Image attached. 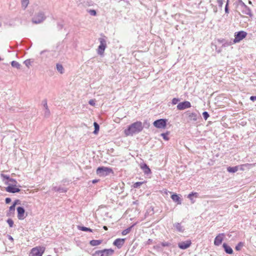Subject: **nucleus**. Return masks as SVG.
<instances>
[{
	"label": "nucleus",
	"mask_w": 256,
	"mask_h": 256,
	"mask_svg": "<svg viewBox=\"0 0 256 256\" xmlns=\"http://www.w3.org/2000/svg\"><path fill=\"white\" fill-rule=\"evenodd\" d=\"M19 202V200H16L13 204L12 206H11L9 208V212L12 213H14L15 210V206L17 204V202Z\"/></svg>",
	"instance_id": "nucleus-27"
},
{
	"label": "nucleus",
	"mask_w": 256,
	"mask_h": 256,
	"mask_svg": "<svg viewBox=\"0 0 256 256\" xmlns=\"http://www.w3.org/2000/svg\"><path fill=\"white\" fill-rule=\"evenodd\" d=\"M57 70L61 74L64 72V68L61 64H57L56 66Z\"/></svg>",
	"instance_id": "nucleus-25"
},
{
	"label": "nucleus",
	"mask_w": 256,
	"mask_h": 256,
	"mask_svg": "<svg viewBox=\"0 0 256 256\" xmlns=\"http://www.w3.org/2000/svg\"><path fill=\"white\" fill-rule=\"evenodd\" d=\"M0 176L2 178V180L3 182H8L10 181L11 178L10 177L6 174H0Z\"/></svg>",
	"instance_id": "nucleus-26"
},
{
	"label": "nucleus",
	"mask_w": 256,
	"mask_h": 256,
	"mask_svg": "<svg viewBox=\"0 0 256 256\" xmlns=\"http://www.w3.org/2000/svg\"><path fill=\"white\" fill-rule=\"evenodd\" d=\"M246 32L244 31H240L236 33L234 35L235 38L234 40V42L236 43L240 42L246 36Z\"/></svg>",
	"instance_id": "nucleus-9"
},
{
	"label": "nucleus",
	"mask_w": 256,
	"mask_h": 256,
	"mask_svg": "<svg viewBox=\"0 0 256 256\" xmlns=\"http://www.w3.org/2000/svg\"><path fill=\"white\" fill-rule=\"evenodd\" d=\"M88 104H90L91 106H94L95 104L94 101L92 100H90L88 102Z\"/></svg>",
	"instance_id": "nucleus-49"
},
{
	"label": "nucleus",
	"mask_w": 256,
	"mask_h": 256,
	"mask_svg": "<svg viewBox=\"0 0 256 256\" xmlns=\"http://www.w3.org/2000/svg\"><path fill=\"white\" fill-rule=\"evenodd\" d=\"M152 241V240H150V239H149V240H148V243H150V242H151Z\"/></svg>",
	"instance_id": "nucleus-55"
},
{
	"label": "nucleus",
	"mask_w": 256,
	"mask_h": 256,
	"mask_svg": "<svg viewBox=\"0 0 256 256\" xmlns=\"http://www.w3.org/2000/svg\"><path fill=\"white\" fill-rule=\"evenodd\" d=\"M17 212L18 218L20 220H24L26 217L24 208L22 206H18L17 208Z\"/></svg>",
	"instance_id": "nucleus-11"
},
{
	"label": "nucleus",
	"mask_w": 256,
	"mask_h": 256,
	"mask_svg": "<svg viewBox=\"0 0 256 256\" xmlns=\"http://www.w3.org/2000/svg\"><path fill=\"white\" fill-rule=\"evenodd\" d=\"M190 107L191 104L188 101H184L183 102H180L179 104H178L176 106L177 109L180 110H184L186 108H190Z\"/></svg>",
	"instance_id": "nucleus-10"
},
{
	"label": "nucleus",
	"mask_w": 256,
	"mask_h": 256,
	"mask_svg": "<svg viewBox=\"0 0 256 256\" xmlns=\"http://www.w3.org/2000/svg\"><path fill=\"white\" fill-rule=\"evenodd\" d=\"M190 196H195L196 198H197L198 196V194L197 192H192L188 195V198H190Z\"/></svg>",
	"instance_id": "nucleus-41"
},
{
	"label": "nucleus",
	"mask_w": 256,
	"mask_h": 256,
	"mask_svg": "<svg viewBox=\"0 0 256 256\" xmlns=\"http://www.w3.org/2000/svg\"><path fill=\"white\" fill-rule=\"evenodd\" d=\"M124 242V238H117L114 241L113 244L115 246H117L118 248H120L122 246Z\"/></svg>",
	"instance_id": "nucleus-16"
},
{
	"label": "nucleus",
	"mask_w": 256,
	"mask_h": 256,
	"mask_svg": "<svg viewBox=\"0 0 256 256\" xmlns=\"http://www.w3.org/2000/svg\"><path fill=\"white\" fill-rule=\"evenodd\" d=\"M222 247L224 248V250L226 253L228 254H232L233 253L232 249L226 244H223Z\"/></svg>",
	"instance_id": "nucleus-19"
},
{
	"label": "nucleus",
	"mask_w": 256,
	"mask_h": 256,
	"mask_svg": "<svg viewBox=\"0 0 256 256\" xmlns=\"http://www.w3.org/2000/svg\"><path fill=\"white\" fill-rule=\"evenodd\" d=\"M42 104H43L45 108H48V106L47 104V101L46 100H42Z\"/></svg>",
	"instance_id": "nucleus-46"
},
{
	"label": "nucleus",
	"mask_w": 256,
	"mask_h": 256,
	"mask_svg": "<svg viewBox=\"0 0 256 256\" xmlns=\"http://www.w3.org/2000/svg\"><path fill=\"white\" fill-rule=\"evenodd\" d=\"M102 242V240H92L90 241V244L92 246H96L100 245Z\"/></svg>",
	"instance_id": "nucleus-23"
},
{
	"label": "nucleus",
	"mask_w": 256,
	"mask_h": 256,
	"mask_svg": "<svg viewBox=\"0 0 256 256\" xmlns=\"http://www.w3.org/2000/svg\"><path fill=\"white\" fill-rule=\"evenodd\" d=\"M172 199L174 202H178V204H181V199L176 194H173L171 196Z\"/></svg>",
	"instance_id": "nucleus-21"
},
{
	"label": "nucleus",
	"mask_w": 256,
	"mask_h": 256,
	"mask_svg": "<svg viewBox=\"0 0 256 256\" xmlns=\"http://www.w3.org/2000/svg\"><path fill=\"white\" fill-rule=\"evenodd\" d=\"M169 132H167L166 133H162L161 134V136L162 137V138L166 140H169V138L168 137V134Z\"/></svg>",
	"instance_id": "nucleus-33"
},
{
	"label": "nucleus",
	"mask_w": 256,
	"mask_h": 256,
	"mask_svg": "<svg viewBox=\"0 0 256 256\" xmlns=\"http://www.w3.org/2000/svg\"><path fill=\"white\" fill-rule=\"evenodd\" d=\"M1 60V58H0V60Z\"/></svg>",
	"instance_id": "nucleus-58"
},
{
	"label": "nucleus",
	"mask_w": 256,
	"mask_h": 256,
	"mask_svg": "<svg viewBox=\"0 0 256 256\" xmlns=\"http://www.w3.org/2000/svg\"><path fill=\"white\" fill-rule=\"evenodd\" d=\"M8 239L11 241H14V238L10 236H8Z\"/></svg>",
	"instance_id": "nucleus-51"
},
{
	"label": "nucleus",
	"mask_w": 256,
	"mask_h": 256,
	"mask_svg": "<svg viewBox=\"0 0 256 256\" xmlns=\"http://www.w3.org/2000/svg\"><path fill=\"white\" fill-rule=\"evenodd\" d=\"M180 101V99L178 98H174L172 100V104H176L178 103V102Z\"/></svg>",
	"instance_id": "nucleus-43"
},
{
	"label": "nucleus",
	"mask_w": 256,
	"mask_h": 256,
	"mask_svg": "<svg viewBox=\"0 0 256 256\" xmlns=\"http://www.w3.org/2000/svg\"><path fill=\"white\" fill-rule=\"evenodd\" d=\"M98 181V180H92V183H94V184H96V183Z\"/></svg>",
	"instance_id": "nucleus-52"
},
{
	"label": "nucleus",
	"mask_w": 256,
	"mask_h": 256,
	"mask_svg": "<svg viewBox=\"0 0 256 256\" xmlns=\"http://www.w3.org/2000/svg\"><path fill=\"white\" fill-rule=\"evenodd\" d=\"M140 168L143 170L145 174H149L151 173V170L149 167L146 164H142L140 165Z\"/></svg>",
	"instance_id": "nucleus-18"
},
{
	"label": "nucleus",
	"mask_w": 256,
	"mask_h": 256,
	"mask_svg": "<svg viewBox=\"0 0 256 256\" xmlns=\"http://www.w3.org/2000/svg\"><path fill=\"white\" fill-rule=\"evenodd\" d=\"M6 222H7L8 224L10 227L12 228L13 226L14 222L12 219L8 218Z\"/></svg>",
	"instance_id": "nucleus-39"
},
{
	"label": "nucleus",
	"mask_w": 256,
	"mask_h": 256,
	"mask_svg": "<svg viewBox=\"0 0 256 256\" xmlns=\"http://www.w3.org/2000/svg\"><path fill=\"white\" fill-rule=\"evenodd\" d=\"M94 133L96 134L98 133V131L99 130L100 126H99L98 124L96 122H94Z\"/></svg>",
	"instance_id": "nucleus-30"
},
{
	"label": "nucleus",
	"mask_w": 256,
	"mask_h": 256,
	"mask_svg": "<svg viewBox=\"0 0 256 256\" xmlns=\"http://www.w3.org/2000/svg\"><path fill=\"white\" fill-rule=\"evenodd\" d=\"M6 190L10 193H16L20 192V190L17 186H8L6 188Z\"/></svg>",
	"instance_id": "nucleus-13"
},
{
	"label": "nucleus",
	"mask_w": 256,
	"mask_h": 256,
	"mask_svg": "<svg viewBox=\"0 0 256 256\" xmlns=\"http://www.w3.org/2000/svg\"><path fill=\"white\" fill-rule=\"evenodd\" d=\"M186 114L188 116L190 121L196 122L198 118V114L195 112H191L190 111H187Z\"/></svg>",
	"instance_id": "nucleus-12"
},
{
	"label": "nucleus",
	"mask_w": 256,
	"mask_h": 256,
	"mask_svg": "<svg viewBox=\"0 0 256 256\" xmlns=\"http://www.w3.org/2000/svg\"><path fill=\"white\" fill-rule=\"evenodd\" d=\"M96 174L100 176H106L111 172H112V170L111 168L100 166L96 170Z\"/></svg>",
	"instance_id": "nucleus-4"
},
{
	"label": "nucleus",
	"mask_w": 256,
	"mask_h": 256,
	"mask_svg": "<svg viewBox=\"0 0 256 256\" xmlns=\"http://www.w3.org/2000/svg\"><path fill=\"white\" fill-rule=\"evenodd\" d=\"M47 52V51H46V50H43V51H42V52H40V54H44V53H45V52Z\"/></svg>",
	"instance_id": "nucleus-53"
},
{
	"label": "nucleus",
	"mask_w": 256,
	"mask_h": 256,
	"mask_svg": "<svg viewBox=\"0 0 256 256\" xmlns=\"http://www.w3.org/2000/svg\"><path fill=\"white\" fill-rule=\"evenodd\" d=\"M50 256V255H48V256Z\"/></svg>",
	"instance_id": "nucleus-57"
},
{
	"label": "nucleus",
	"mask_w": 256,
	"mask_h": 256,
	"mask_svg": "<svg viewBox=\"0 0 256 256\" xmlns=\"http://www.w3.org/2000/svg\"><path fill=\"white\" fill-rule=\"evenodd\" d=\"M174 227L176 230L177 231L180 232H183L184 230V228L181 225L180 223L176 222L174 224Z\"/></svg>",
	"instance_id": "nucleus-17"
},
{
	"label": "nucleus",
	"mask_w": 256,
	"mask_h": 256,
	"mask_svg": "<svg viewBox=\"0 0 256 256\" xmlns=\"http://www.w3.org/2000/svg\"><path fill=\"white\" fill-rule=\"evenodd\" d=\"M239 6L240 7L242 12L243 14L250 16L251 10L250 8L246 6L242 0H238Z\"/></svg>",
	"instance_id": "nucleus-7"
},
{
	"label": "nucleus",
	"mask_w": 256,
	"mask_h": 256,
	"mask_svg": "<svg viewBox=\"0 0 256 256\" xmlns=\"http://www.w3.org/2000/svg\"><path fill=\"white\" fill-rule=\"evenodd\" d=\"M5 202L6 204H8L10 202L11 198H6L5 200Z\"/></svg>",
	"instance_id": "nucleus-48"
},
{
	"label": "nucleus",
	"mask_w": 256,
	"mask_h": 256,
	"mask_svg": "<svg viewBox=\"0 0 256 256\" xmlns=\"http://www.w3.org/2000/svg\"><path fill=\"white\" fill-rule=\"evenodd\" d=\"M28 2V0H22V7L25 9L27 7Z\"/></svg>",
	"instance_id": "nucleus-32"
},
{
	"label": "nucleus",
	"mask_w": 256,
	"mask_h": 256,
	"mask_svg": "<svg viewBox=\"0 0 256 256\" xmlns=\"http://www.w3.org/2000/svg\"><path fill=\"white\" fill-rule=\"evenodd\" d=\"M161 246H170V243L168 242H161Z\"/></svg>",
	"instance_id": "nucleus-42"
},
{
	"label": "nucleus",
	"mask_w": 256,
	"mask_h": 256,
	"mask_svg": "<svg viewBox=\"0 0 256 256\" xmlns=\"http://www.w3.org/2000/svg\"><path fill=\"white\" fill-rule=\"evenodd\" d=\"M143 130L142 124L141 122H136L130 125L124 130L126 136H133L134 134H138Z\"/></svg>",
	"instance_id": "nucleus-1"
},
{
	"label": "nucleus",
	"mask_w": 256,
	"mask_h": 256,
	"mask_svg": "<svg viewBox=\"0 0 256 256\" xmlns=\"http://www.w3.org/2000/svg\"><path fill=\"white\" fill-rule=\"evenodd\" d=\"M130 230H131V227H130L124 230L122 232V235H126L127 234H128L130 231Z\"/></svg>",
	"instance_id": "nucleus-38"
},
{
	"label": "nucleus",
	"mask_w": 256,
	"mask_h": 256,
	"mask_svg": "<svg viewBox=\"0 0 256 256\" xmlns=\"http://www.w3.org/2000/svg\"><path fill=\"white\" fill-rule=\"evenodd\" d=\"M191 244L190 240L182 242L178 244V246L182 250H185L189 248L191 245Z\"/></svg>",
	"instance_id": "nucleus-14"
},
{
	"label": "nucleus",
	"mask_w": 256,
	"mask_h": 256,
	"mask_svg": "<svg viewBox=\"0 0 256 256\" xmlns=\"http://www.w3.org/2000/svg\"><path fill=\"white\" fill-rule=\"evenodd\" d=\"M50 110L48 109V108H45V110H44V116L48 118L50 116Z\"/></svg>",
	"instance_id": "nucleus-35"
},
{
	"label": "nucleus",
	"mask_w": 256,
	"mask_h": 256,
	"mask_svg": "<svg viewBox=\"0 0 256 256\" xmlns=\"http://www.w3.org/2000/svg\"><path fill=\"white\" fill-rule=\"evenodd\" d=\"M250 100L252 102L256 100V96H251L250 97Z\"/></svg>",
	"instance_id": "nucleus-50"
},
{
	"label": "nucleus",
	"mask_w": 256,
	"mask_h": 256,
	"mask_svg": "<svg viewBox=\"0 0 256 256\" xmlns=\"http://www.w3.org/2000/svg\"><path fill=\"white\" fill-rule=\"evenodd\" d=\"M192 196H190V198H189L191 200H192Z\"/></svg>",
	"instance_id": "nucleus-56"
},
{
	"label": "nucleus",
	"mask_w": 256,
	"mask_h": 256,
	"mask_svg": "<svg viewBox=\"0 0 256 256\" xmlns=\"http://www.w3.org/2000/svg\"><path fill=\"white\" fill-rule=\"evenodd\" d=\"M46 18V16L43 12H39L36 14L32 18V22L34 24H40Z\"/></svg>",
	"instance_id": "nucleus-6"
},
{
	"label": "nucleus",
	"mask_w": 256,
	"mask_h": 256,
	"mask_svg": "<svg viewBox=\"0 0 256 256\" xmlns=\"http://www.w3.org/2000/svg\"><path fill=\"white\" fill-rule=\"evenodd\" d=\"M225 12L226 13H228V1L225 6Z\"/></svg>",
	"instance_id": "nucleus-47"
},
{
	"label": "nucleus",
	"mask_w": 256,
	"mask_h": 256,
	"mask_svg": "<svg viewBox=\"0 0 256 256\" xmlns=\"http://www.w3.org/2000/svg\"><path fill=\"white\" fill-rule=\"evenodd\" d=\"M103 228H104V230H108V228H107L106 226H104Z\"/></svg>",
	"instance_id": "nucleus-54"
},
{
	"label": "nucleus",
	"mask_w": 256,
	"mask_h": 256,
	"mask_svg": "<svg viewBox=\"0 0 256 256\" xmlns=\"http://www.w3.org/2000/svg\"><path fill=\"white\" fill-rule=\"evenodd\" d=\"M45 248L44 246H37L32 248L30 256H42L45 251Z\"/></svg>",
	"instance_id": "nucleus-5"
},
{
	"label": "nucleus",
	"mask_w": 256,
	"mask_h": 256,
	"mask_svg": "<svg viewBox=\"0 0 256 256\" xmlns=\"http://www.w3.org/2000/svg\"><path fill=\"white\" fill-rule=\"evenodd\" d=\"M114 253V250L111 248L104 249L103 250H96L93 254V256H110Z\"/></svg>",
	"instance_id": "nucleus-3"
},
{
	"label": "nucleus",
	"mask_w": 256,
	"mask_h": 256,
	"mask_svg": "<svg viewBox=\"0 0 256 256\" xmlns=\"http://www.w3.org/2000/svg\"><path fill=\"white\" fill-rule=\"evenodd\" d=\"M52 190L55 192H66L67 191L66 189L65 188L57 186H54Z\"/></svg>",
	"instance_id": "nucleus-22"
},
{
	"label": "nucleus",
	"mask_w": 256,
	"mask_h": 256,
	"mask_svg": "<svg viewBox=\"0 0 256 256\" xmlns=\"http://www.w3.org/2000/svg\"><path fill=\"white\" fill-rule=\"evenodd\" d=\"M166 119H159L155 120L153 124L155 127L158 128H164L166 125Z\"/></svg>",
	"instance_id": "nucleus-8"
},
{
	"label": "nucleus",
	"mask_w": 256,
	"mask_h": 256,
	"mask_svg": "<svg viewBox=\"0 0 256 256\" xmlns=\"http://www.w3.org/2000/svg\"><path fill=\"white\" fill-rule=\"evenodd\" d=\"M238 170V166H234V167H230L229 166L227 168V170L229 172H232L234 173L236 172Z\"/></svg>",
	"instance_id": "nucleus-24"
},
{
	"label": "nucleus",
	"mask_w": 256,
	"mask_h": 256,
	"mask_svg": "<svg viewBox=\"0 0 256 256\" xmlns=\"http://www.w3.org/2000/svg\"><path fill=\"white\" fill-rule=\"evenodd\" d=\"M79 230H80L82 231H84V232H92V229H90V228H88L85 227V226H80Z\"/></svg>",
	"instance_id": "nucleus-29"
},
{
	"label": "nucleus",
	"mask_w": 256,
	"mask_h": 256,
	"mask_svg": "<svg viewBox=\"0 0 256 256\" xmlns=\"http://www.w3.org/2000/svg\"><path fill=\"white\" fill-rule=\"evenodd\" d=\"M100 44L98 48V54L100 56L103 55L104 51L106 47V37L103 36L98 38Z\"/></svg>",
	"instance_id": "nucleus-2"
},
{
	"label": "nucleus",
	"mask_w": 256,
	"mask_h": 256,
	"mask_svg": "<svg viewBox=\"0 0 256 256\" xmlns=\"http://www.w3.org/2000/svg\"><path fill=\"white\" fill-rule=\"evenodd\" d=\"M24 63L28 68H29L30 66L31 65L32 62L30 61V60L28 59L24 60Z\"/></svg>",
	"instance_id": "nucleus-36"
},
{
	"label": "nucleus",
	"mask_w": 256,
	"mask_h": 256,
	"mask_svg": "<svg viewBox=\"0 0 256 256\" xmlns=\"http://www.w3.org/2000/svg\"><path fill=\"white\" fill-rule=\"evenodd\" d=\"M244 246V244L242 242H240L236 246V250L238 251L241 250L242 246Z\"/></svg>",
	"instance_id": "nucleus-31"
},
{
	"label": "nucleus",
	"mask_w": 256,
	"mask_h": 256,
	"mask_svg": "<svg viewBox=\"0 0 256 256\" xmlns=\"http://www.w3.org/2000/svg\"><path fill=\"white\" fill-rule=\"evenodd\" d=\"M202 116L205 120H206L210 116L208 113L207 112H202Z\"/></svg>",
	"instance_id": "nucleus-40"
},
{
	"label": "nucleus",
	"mask_w": 256,
	"mask_h": 256,
	"mask_svg": "<svg viewBox=\"0 0 256 256\" xmlns=\"http://www.w3.org/2000/svg\"><path fill=\"white\" fill-rule=\"evenodd\" d=\"M154 248L158 252H162V248L160 244H158L156 246H154Z\"/></svg>",
	"instance_id": "nucleus-34"
},
{
	"label": "nucleus",
	"mask_w": 256,
	"mask_h": 256,
	"mask_svg": "<svg viewBox=\"0 0 256 256\" xmlns=\"http://www.w3.org/2000/svg\"><path fill=\"white\" fill-rule=\"evenodd\" d=\"M217 4L220 7L222 8L224 4V0H218Z\"/></svg>",
	"instance_id": "nucleus-45"
},
{
	"label": "nucleus",
	"mask_w": 256,
	"mask_h": 256,
	"mask_svg": "<svg viewBox=\"0 0 256 256\" xmlns=\"http://www.w3.org/2000/svg\"><path fill=\"white\" fill-rule=\"evenodd\" d=\"M144 182H136L134 183L133 185V187L134 188H139Z\"/></svg>",
	"instance_id": "nucleus-37"
},
{
	"label": "nucleus",
	"mask_w": 256,
	"mask_h": 256,
	"mask_svg": "<svg viewBox=\"0 0 256 256\" xmlns=\"http://www.w3.org/2000/svg\"><path fill=\"white\" fill-rule=\"evenodd\" d=\"M89 14L92 16H96V12L94 10H88Z\"/></svg>",
	"instance_id": "nucleus-44"
},
{
	"label": "nucleus",
	"mask_w": 256,
	"mask_h": 256,
	"mask_svg": "<svg viewBox=\"0 0 256 256\" xmlns=\"http://www.w3.org/2000/svg\"><path fill=\"white\" fill-rule=\"evenodd\" d=\"M4 184L8 186H17L18 182L16 180L11 178L10 181L4 182Z\"/></svg>",
	"instance_id": "nucleus-20"
},
{
	"label": "nucleus",
	"mask_w": 256,
	"mask_h": 256,
	"mask_svg": "<svg viewBox=\"0 0 256 256\" xmlns=\"http://www.w3.org/2000/svg\"><path fill=\"white\" fill-rule=\"evenodd\" d=\"M11 64L12 67L16 68L17 69H20L21 68V65L16 61H12Z\"/></svg>",
	"instance_id": "nucleus-28"
},
{
	"label": "nucleus",
	"mask_w": 256,
	"mask_h": 256,
	"mask_svg": "<svg viewBox=\"0 0 256 256\" xmlns=\"http://www.w3.org/2000/svg\"><path fill=\"white\" fill-rule=\"evenodd\" d=\"M224 234H218L215 238L214 240V244L216 246H220L223 240H224Z\"/></svg>",
	"instance_id": "nucleus-15"
}]
</instances>
